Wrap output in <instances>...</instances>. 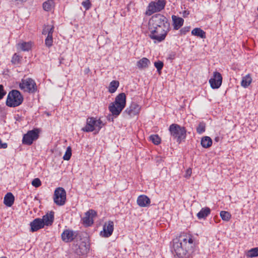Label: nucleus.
I'll return each instance as SVG.
<instances>
[{
  "label": "nucleus",
  "instance_id": "nucleus-27",
  "mask_svg": "<svg viewBox=\"0 0 258 258\" xmlns=\"http://www.w3.org/2000/svg\"><path fill=\"white\" fill-rule=\"evenodd\" d=\"M252 79L249 74L246 75L242 79L241 85L244 88L247 87L251 83Z\"/></svg>",
  "mask_w": 258,
  "mask_h": 258
},
{
  "label": "nucleus",
  "instance_id": "nucleus-39",
  "mask_svg": "<svg viewBox=\"0 0 258 258\" xmlns=\"http://www.w3.org/2000/svg\"><path fill=\"white\" fill-rule=\"evenodd\" d=\"M32 185L35 187H38L41 185V182L39 178H36L32 181Z\"/></svg>",
  "mask_w": 258,
  "mask_h": 258
},
{
  "label": "nucleus",
  "instance_id": "nucleus-22",
  "mask_svg": "<svg viewBox=\"0 0 258 258\" xmlns=\"http://www.w3.org/2000/svg\"><path fill=\"white\" fill-rule=\"evenodd\" d=\"M211 213V209L209 207L203 208L197 214L199 219H205Z\"/></svg>",
  "mask_w": 258,
  "mask_h": 258
},
{
  "label": "nucleus",
  "instance_id": "nucleus-18",
  "mask_svg": "<svg viewBox=\"0 0 258 258\" xmlns=\"http://www.w3.org/2000/svg\"><path fill=\"white\" fill-rule=\"evenodd\" d=\"M150 199L145 195L139 196L137 200V204L141 207H146L150 205Z\"/></svg>",
  "mask_w": 258,
  "mask_h": 258
},
{
  "label": "nucleus",
  "instance_id": "nucleus-28",
  "mask_svg": "<svg viewBox=\"0 0 258 258\" xmlns=\"http://www.w3.org/2000/svg\"><path fill=\"white\" fill-rule=\"evenodd\" d=\"M246 256L248 258L258 256V247L252 248L246 252Z\"/></svg>",
  "mask_w": 258,
  "mask_h": 258
},
{
  "label": "nucleus",
  "instance_id": "nucleus-24",
  "mask_svg": "<svg viewBox=\"0 0 258 258\" xmlns=\"http://www.w3.org/2000/svg\"><path fill=\"white\" fill-rule=\"evenodd\" d=\"M201 144L203 148H208L212 145V140L209 137H204L201 139Z\"/></svg>",
  "mask_w": 258,
  "mask_h": 258
},
{
  "label": "nucleus",
  "instance_id": "nucleus-43",
  "mask_svg": "<svg viewBox=\"0 0 258 258\" xmlns=\"http://www.w3.org/2000/svg\"><path fill=\"white\" fill-rule=\"evenodd\" d=\"M54 31V26H48V34L49 35L52 36V34Z\"/></svg>",
  "mask_w": 258,
  "mask_h": 258
},
{
  "label": "nucleus",
  "instance_id": "nucleus-7",
  "mask_svg": "<svg viewBox=\"0 0 258 258\" xmlns=\"http://www.w3.org/2000/svg\"><path fill=\"white\" fill-rule=\"evenodd\" d=\"M104 124L100 119H97L94 117H89L87 119L86 125L82 128L85 132H91L95 131L98 133L103 127Z\"/></svg>",
  "mask_w": 258,
  "mask_h": 258
},
{
  "label": "nucleus",
  "instance_id": "nucleus-23",
  "mask_svg": "<svg viewBox=\"0 0 258 258\" xmlns=\"http://www.w3.org/2000/svg\"><path fill=\"white\" fill-rule=\"evenodd\" d=\"M150 64V60L146 57H143L137 61V66L139 69H143L148 68Z\"/></svg>",
  "mask_w": 258,
  "mask_h": 258
},
{
  "label": "nucleus",
  "instance_id": "nucleus-29",
  "mask_svg": "<svg viewBox=\"0 0 258 258\" xmlns=\"http://www.w3.org/2000/svg\"><path fill=\"white\" fill-rule=\"evenodd\" d=\"M54 7V2L53 0H48L43 4V9L46 11H50Z\"/></svg>",
  "mask_w": 258,
  "mask_h": 258
},
{
  "label": "nucleus",
  "instance_id": "nucleus-26",
  "mask_svg": "<svg viewBox=\"0 0 258 258\" xmlns=\"http://www.w3.org/2000/svg\"><path fill=\"white\" fill-rule=\"evenodd\" d=\"M191 34L194 36L200 37L201 38L206 37V33L200 28H196L191 31Z\"/></svg>",
  "mask_w": 258,
  "mask_h": 258
},
{
  "label": "nucleus",
  "instance_id": "nucleus-35",
  "mask_svg": "<svg viewBox=\"0 0 258 258\" xmlns=\"http://www.w3.org/2000/svg\"><path fill=\"white\" fill-rule=\"evenodd\" d=\"M206 125L203 122H200L197 127V132L198 134H201L205 131Z\"/></svg>",
  "mask_w": 258,
  "mask_h": 258
},
{
  "label": "nucleus",
  "instance_id": "nucleus-31",
  "mask_svg": "<svg viewBox=\"0 0 258 258\" xmlns=\"http://www.w3.org/2000/svg\"><path fill=\"white\" fill-rule=\"evenodd\" d=\"M19 47L23 51H29L32 46L31 42H23L19 44Z\"/></svg>",
  "mask_w": 258,
  "mask_h": 258
},
{
  "label": "nucleus",
  "instance_id": "nucleus-45",
  "mask_svg": "<svg viewBox=\"0 0 258 258\" xmlns=\"http://www.w3.org/2000/svg\"><path fill=\"white\" fill-rule=\"evenodd\" d=\"M8 147L6 143H3L1 139H0V149H6Z\"/></svg>",
  "mask_w": 258,
  "mask_h": 258
},
{
  "label": "nucleus",
  "instance_id": "nucleus-33",
  "mask_svg": "<svg viewBox=\"0 0 258 258\" xmlns=\"http://www.w3.org/2000/svg\"><path fill=\"white\" fill-rule=\"evenodd\" d=\"M150 140L155 145H158L161 142V139L158 135H152L149 137Z\"/></svg>",
  "mask_w": 258,
  "mask_h": 258
},
{
  "label": "nucleus",
  "instance_id": "nucleus-8",
  "mask_svg": "<svg viewBox=\"0 0 258 258\" xmlns=\"http://www.w3.org/2000/svg\"><path fill=\"white\" fill-rule=\"evenodd\" d=\"M166 4V2L165 0L151 2L147 7L146 14L148 16H151L155 13L160 12L164 9Z\"/></svg>",
  "mask_w": 258,
  "mask_h": 258
},
{
  "label": "nucleus",
  "instance_id": "nucleus-40",
  "mask_svg": "<svg viewBox=\"0 0 258 258\" xmlns=\"http://www.w3.org/2000/svg\"><path fill=\"white\" fill-rule=\"evenodd\" d=\"M82 5L86 10H88L91 8V4L89 0H86L82 3Z\"/></svg>",
  "mask_w": 258,
  "mask_h": 258
},
{
  "label": "nucleus",
  "instance_id": "nucleus-47",
  "mask_svg": "<svg viewBox=\"0 0 258 258\" xmlns=\"http://www.w3.org/2000/svg\"><path fill=\"white\" fill-rule=\"evenodd\" d=\"M189 12L188 11H184L183 12V17L185 18L186 17H187V16L189 15Z\"/></svg>",
  "mask_w": 258,
  "mask_h": 258
},
{
  "label": "nucleus",
  "instance_id": "nucleus-36",
  "mask_svg": "<svg viewBox=\"0 0 258 258\" xmlns=\"http://www.w3.org/2000/svg\"><path fill=\"white\" fill-rule=\"evenodd\" d=\"M45 44L48 47H51L53 44V38L52 36L47 35L45 40Z\"/></svg>",
  "mask_w": 258,
  "mask_h": 258
},
{
  "label": "nucleus",
  "instance_id": "nucleus-42",
  "mask_svg": "<svg viewBox=\"0 0 258 258\" xmlns=\"http://www.w3.org/2000/svg\"><path fill=\"white\" fill-rule=\"evenodd\" d=\"M6 94V92L4 89V86L0 85V100H1Z\"/></svg>",
  "mask_w": 258,
  "mask_h": 258
},
{
  "label": "nucleus",
  "instance_id": "nucleus-15",
  "mask_svg": "<svg viewBox=\"0 0 258 258\" xmlns=\"http://www.w3.org/2000/svg\"><path fill=\"white\" fill-rule=\"evenodd\" d=\"M97 215V213L93 210H89L85 213L83 218V222L88 226H90L93 223V218Z\"/></svg>",
  "mask_w": 258,
  "mask_h": 258
},
{
  "label": "nucleus",
  "instance_id": "nucleus-38",
  "mask_svg": "<svg viewBox=\"0 0 258 258\" xmlns=\"http://www.w3.org/2000/svg\"><path fill=\"white\" fill-rule=\"evenodd\" d=\"M154 66L157 70L158 72H160L163 67V63L161 61H155Z\"/></svg>",
  "mask_w": 258,
  "mask_h": 258
},
{
  "label": "nucleus",
  "instance_id": "nucleus-14",
  "mask_svg": "<svg viewBox=\"0 0 258 258\" xmlns=\"http://www.w3.org/2000/svg\"><path fill=\"white\" fill-rule=\"evenodd\" d=\"M114 229V223L113 221H109L105 223L103 226V231L101 232V234L103 237H109L110 236Z\"/></svg>",
  "mask_w": 258,
  "mask_h": 258
},
{
  "label": "nucleus",
  "instance_id": "nucleus-25",
  "mask_svg": "<svg viewBox=\"0 0 258 258\" xmlns=\"http://www.w3.org/2000/svg\"><path fill=\"white\" fill-rule=\"evenodd\" d=\"M88 252V248L85 244H80L76 249L75 253L79 255H83Z\"/></svg>",
  "mask_w": 258,
  "mask_h": 258
},
{
  "label": "nucleus",
  "instance_id": "nucleus-44",
  "mask_svg": "<svg viewBox=\"0 0 258 258\" xmlns=\"http://www.w3.org/2000/svg\"><path fill=\"white\" fill-rule=\"evenodd\" d=\"M48 26L49 25H46V26H45L43 29V30H42V34L43 35H46L48 34Z\"/></svg>",
  "mask_w": 258,
  "mask_h": 258
},
{
  "label": "nucleus",
  "instance_id": "nucleus-37",
  "mask_svg": "<svg viewBox=\"0 0 258 258\" xmlns=\"http://www.w3.org/2000/svg\"><path fill=\"white\" fill-rule=\"evenodd\" d=\"M21 58L20 55H18L17 53H15L12 57L11 62L15 64H19Z\"/></svg>",
  "mask_w": 258,
  "mask_h": 258
},
{
  "label": "nucleus",
  "instance_id": "nucleus-19",
  "mask_svg": "<svg viewBox=\"0 0 258 258\" xmlns=\"http://www.w3.org/2000/svg\"><path fill=\"white\" fill-rule=\"evenodd\" d=\"M54 220V212H51L50 213H47L43 216L41 221L44 223V226H50L53 223Z\"/></svg>",
  "mask_w": 258,
  "mask_h": 258
},
{
  "label": "nucleus",
  "instance_id": "nucleus-2",
  "mask_svg": "<svg viewBox=\"0 0 258 258\" xmlns=\"http://www.w3.org/2000/svg\"><path fill=\"white\" fill-rule=\"evenodd\" d=\"M125 105L126 96L125 93H121L116 96L114 101L109 105L108 109L112 115L116 117L120 114Z\"/></svg>",
  "mask_w": 258,
  "mask_h": 258
},
{
  "label": "nucleus",
  "instance_id": "nucleus-34",
  "mask_svg": "<svg viewBox=\"0 0 258 258\" xmlns=\"http://www.w3.org/2000/svg\"><path fill=\"white\" fill-rule=\"evenodd\" d=\"M72 156V149L71 147L69 146L67 147V150L64 155L63 156V159L64 160H69L70 159Z\"/></svg>",
  "mask_w": 258,
  "mask_h": 258
},
{
  "label": "nucleus",
  "instance_id": "nucleus-30",
  "mask_svg": "<svg viewBox=\"0 0 258 258\" xmlns=\"http://www.w3.org/2000/svg\"><path fill=\"white\" fill-rule=\"evenodd\" d=\"M119 86V82L117 81H112L110 82L109 86V92L113 93L116 91Z\"/></svg>",
  "mask_w": 258,
  "mask_h": 258
},
{
  "label": "nucleus",
  "instance_id": "nucleus-9",
  "mask_svg": "<svg viewBox=\"0 0 258 258\" xmlns=\"http://www.w3.org/2000/svg\"><path fill=\"white\" fill-rule=\"evenodd\" d=\"M40 132V129L37 128L28 131L23 136L22 139L23 144L29 146L32 145L33 141L38 139Z\"/></svg>",
  "mask_w": 258,
  "mask_h": 258
},
{
  "label": "nucleus",
  "instance_id": "nucleus-17",
  "mask_svg": "<svg viewBox=\"0 0 258 258\" xmlns=\"http://www.w3.org/2000/svg\"><path fill=\"white\" fill-rule=\"evenodd\" d=\"M30 225L31 226V231L32 232L37 231L44 227V223L40 218L35 219L30 223Z\"/></svg>",
  "mask_w": 258,
  "mask_h": 258
},
{
  "label": "nucleus",
  "instance_id": "nucleus-32",
  "mask_svg": "<svg viewBox=\"0 0 258 258\" xmlns=\"http://www.w3.org/2000/svg\"><path fill=\"white\" fill-rule=\"evenodd\" d=\"M220 216L224 221H228L231 217L230 213L227 211H222L220 213Z\"/></svg>",
  "mask_w": 258,
  "mask_h": 258
},
{
  "label": "nucleus",
  "instance_id": "nucleus-11",
  "mask_svg": "<svg viewBox=\"0 0 258 258\" xmlns=\"http://www.w3.org/2000/svg\"><path fill=\"white\" fill-rule=\"evenodd\" d=\"M53 201L58 206H63L66 201V192L62 187L56 188L54 192Z\"/></svg>",
  "mask_w": 258,
  "mask_h": 258
},
{
  "label": "nucleus",
  "instance_id": "nucleus-4",
  "mask_svg": "<svg viewBox=\"0 0 258 258\" xmlns=\"http://www.w3.org/2000/svg\"><path fill=\"white\" fill-rule=\"evenodd\" d=\"M169 131L171 136L179 144L186 138V130L185 128L178 124H171L169 126Z\"/></svg>",
  "mask_w": 258,
  "mask_h": 258
},
{
  "label": "nucleus",
  "instance_id": "nucleus-10",
  "mask_svg": "<svg viewBox=\"0 0 258 258\" xmlns=\"http://www.w3.org/2000/svg\"><path fill=\"white\" fill-rule=\"evenodd\" d=\"M19 87L21 90L29 93H34L37 90L35 81L31 78L22 79L20 83Z\"/></svg>",
  "mask_w": 258,
  "mask_h": 258
},
{
  "label": "nucleus",
  "instance_id": "nucleus-21",
  "mask_svg": "<svg viewBox=\"0 0 258 258\" xmlns=\"http://www.w3.org/2000/svg\"><path fill=\"white\" fill-rule=\"evenodd\" d=\"M15 198L11 192L7 193L4 199V203L8 207H11L14 204Z\"/></svg>",
  "mask_w": 258,
  "mask_h": 258
},
{
  "label": "nucleus",
  "instance_id": "nucleus-41",
  "mask_svg": "<svg viewBox=\"0 0 258 258\" xmlns=\"http://www.w3.org/2000/svg\"><path fill=\"white\" fill-rule=\"evenodd\" d=\"M190 29V27L189 26H186L182 28L180 30V33L181 35H185L187 32H189Z\"/></svg>",
  "mask_w": 258,
  "mask_h": 258
},
{
  "label": "nucleus",
  "instance_id": "nucleus-13",
  "mask_svg": "<svg viewBox=\"0 0 258 258\" xmlns=\"http://www.w3.org/2000/svg\"><path fill=\"white\" fill-rule=\"evenodd\" d=\"M141 107L136 103H132L131 105L127 107L123 112L124 115H127L130 117H133L139 114Z\"/></svg>",
  "mask_w": 258,
  "mask_h": 258
},
{
  "label": "nucleus",
  "instance_id": "nucleus-16",
  "mask_svg": "<svg viewBox=\"0 0 258 258\" xmlns=\"http://www.w3.org/2000/svg\"><path fill=\"white\" fill-rule=\"evenodd\" d=\"M75 233L73 230L66 229L61 234L62 240L66 242L72 241L76 237Z\"/></svg>",
  "mask_w": 258,
  "mask_h": 258
},
{
  "label": "nucleus",
  "instance_id": "nucleus-5",
  "mask_svg": "<svg viewBox=\"0 0 258 258\" xmlns=\"http://www.w3.org/2000/svg\"><path fill=\"white\" fill-rule=\"evenodd\" d=\"M23 101V97L21 93L16 90L10 91L7 96L6 105L11 107L19 106Z\"/></svg>",
  "mask_w": 258,
  "mask_h": 258
},
{
  "label": "nucleus",
  "instance_id": "nucleus-6",
  "mask_svg": "<svg viewBox=\"0 0 258 258\" xmlns=\"http://www.w3.org/2000/svg\"><path fill=\"white\" fill-rule=\"evenodd\" d=\"M149 26L170 29V23L168 19L160 14H156L152 17L149 20Z\"/></svg>",
  "mask_w": 258,
  "mask_h": 258
},
{
  "label": "nucleus",
  "instance_id": "nucleus-3",
  "mask_svg": "<svg viewBox=\"0 0 258 258\" xmlns=\"http://www.w3.org/2000/svg\"><path fill=\"white\" fill-rule=\"evenodd\" d=\"M169 31V28L149 26V36L154 42H160L165 40Z\"/></svg>",
  "mask_w": 258,
  "mask_h": 258
},
{
  "label": "nucleus",
  "instance_id": "nucleus-12",
  "mask_svg": "<svg viewBox=\"0 0 258 258\" xmlns=\"http://www.w3.org/2000/svg\"><path fill=\"white\" fill-rule=\"evenodd\" d=\"M222 82V77L221 74L217 72L213 73V78L209 80V83L212 89L219 88Z\"/></svg>",
  "mask_w": 258,
  "mask_h": 258
},
{
  "label": "nucleus",
  "instance_id": "nucleus-20",
  "mask_svg": "<svg viewBox=\"0 0 258 258\" xmlns=\"http://www.w3.org/2000/svg\"><path fill=\"white\" fill-rule=\"evenodd\" d=\"M172 20L174 29L178 30L183 24L184 20L178 16L172 15Z\"/></svg>",
  "mask_w": 258,
  "mask_h": 258
},
{
  "label": "nucleus",
  "instance_id": "nucleus-1",
  "mask_svg": "<svg viewBox=\"0 0 258 258\" xmlns=\"http://www.w3.org/2000/svg\"><path fill=\"white\" fill-rule=\"evenodd\" d=\"M195 243L189 234H183L179 238L173 240V249L174 253L179 258L188 257L194 251Z\"/></svg>",
  "mask_w": 258,
  "mask_h": 258
},
{
  "label": "nucleus",
  "instance_id": "nucleus-46",
  "mask_svg": "<svg viewBox=\"0 0 258 258\" xmlns=\"http://www.w3.org/2000/svg\"><path fill=\"white\" fill-rule=\"evenodd\" d=\"M191 169L190 168L188 169L186 171L185 177H189L190 176L191 174Z\"/></svg>",
  "mask_w": 258,
  "mask_h": 258
},
{
  "label": "nucleus",
  "instance_id": "nucleus-48",
  "mask_svg": "<svg viewBox=\"0 0 258 258\" xmlns=\"http://www.w3.org/2000/svg\"><path fill=\"white\" fill-rule=\"evenodd\" d=\"M0 258H7V257H5V256H3V257H0Z\"/></svg>",
  "mask_w": 258,
  "mask_h": 258
}]
</instances>
